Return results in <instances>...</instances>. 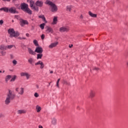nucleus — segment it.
<instances>
[{
    "instance_id": "7ed1b4c3",
    "label": "nucleus",
    "mask_w": 128,
    "mask_h": 128,
    "mask_svg": "<svg viewBox=\"0 0 128 128\" xmlns=\"http://www.w3.org/2000/svg\"><path fill=\"white\" fill-rule=\"evenodd\" d=\"M8 34L10 35V38H18V36H19L20 34L18 31H14V29L12 28H9L8 30Z\"/></svg>"
},
{
    "instance_id": "4468645a",
    "label": "nucleus",
    "mask_w": 128,
    "mask_h": 128,
    "mask_svg": "<svg viewBox=\"0 0 128 128\" xmlns=\"http://www.w3.org/2000/svg\"><path fill=\"white\" fill-rule=\"evenodd\" d=\"M38 18H42L43 22H44L45 24L48 23V21H46V17H44V15L39 16Z\"/></svg>"
},
{
    "instance_id": "473e14b6",
    "label": "nucleus",
    "mask_w": 128,
    "mask_h": 128,
    "mask_svg": "<svg viewBox=\"0 0 128 128\" xmlns=\"http://www.w3.org/2000/svg\"><path fill=\"white\" fill-rule=\"evenodd\" d=\"M28 74L26 72H22L21 73V76H28Z\"/></svg>"
},
{
    "instance_id": "864d4df0",
    "label": "nucleus",
    "mask_w": 128,
    "mask_h": 128,
    "mask_svg": "<svg viewBox=\"0 0 128 128\" xmlns=\"http://www.w3.org/2000/svg\"><path fill=\"white\" fill-rule=\"evenodd\" d=\"M18 40H22V37H18Z\"/></svg>"
},
{
    "instance_id": "a19ab883",
    "label": "nucleus",
    "mask_w": 128,
    "mask_h": 128,
    "mask_svg": "<svg viewBox=\"0 0 128 128\" xmlns=\"http://www.w3.org/2000/svg\"><path fill=\"white\" fill-rule=\"evenodd\" d=\"M41 38H42V40H44V34H42L41 36Z\"/></svg>"
},
{
    "instance_id": "4be33fe9",
    "label": "nucleus",
    "mask_w": 128,
    "mask_h": 128,
    "mask_svg": "<svg viewBox=\"0 0 128 128\" xmlns=\"http://www.w3.org/2000/svg\"><path fill=\"white\" fill-rule=\"evenodd\" d=\"M26 110H18V114H26Z\"/></svg>"
},
{
    "instance_id": "79ce46f5",
    "label": "nucleus",
    "mask_w": 128,
    "mask_h": 128,
    "mask_svg": "<svg viewBox=\"0 0 128 128\" xmlns=\"http://www.w3.org/2000/svg\"><path fill=\"white\" fill-rule=\"evenodd\" d=\"M30 75H29L28 74H27V76H26V78H27V80H28V78H30Z\"/></svg>"
},
{
    "instance_id": "72a5a7b5",
    "label": "nucleus",
    "mask_w": 128,
    "mask_h": 128,
    "mask_svg": "<svg viewBox=\"0 0 128 128\" xmlns=\"http://www.w3.org/2000/svg\"><path fill=\"white\" fill-rule=\"evenodd\" d=\"M60 78H58L56 82V86L58 87V88H60V86L58 85V84L60 83Z\"/></svg>"
},
{
    "instance_id": "bf43d9fd",
    "label": "nucleus",
    "mask_w": 128,
    "mask_h": 128,
    "mask_svg": "<svg viewBox=\"0 0 128 128\" xmlns=\"http://www.w3.org/2000/svg\"><path fill=\"white\" fill-rule=\"evenodd\" d=\"M36 87L37 88H39L38 85H36Z\"/></svg>"
},
{
    "instance_id": "5fc2aeb1",
    "label": "nucleus",
    "mask_w": 128,
    "mask_h": 128,
    "mask_svg": "<svg viewBox=\"0 0 128 128\" xmlns=\"http://www.w3.org/2000/svg\"><path fill=\"white\" fill-rule=\"evenodd\" d=\"M80 18H84V16H82V15H81V16H80Z\"/></svg>"
},
{
    "instance_id": "052dcab7",
    "label": "nucleus",
    "mask_w": 128,
    "mask_h": 128,
    "mask_svg": "<svg viewBox=\"0 0 128 128\" xmlns=\"http://www.w3.org/2000/svg\"><path fill=\"white\" fill-rule=\"evenodd\" d=\"M22 40H26V38L24 37L22 38Z\"/></svg>"
},
{
    "instance_id": "f8f14e48",
    "label": "nucleus",
    "mask_w": 128,
    "mask_h": 128,
    "mask_svg": "<svg viewBox=\"0 0 128 128\" xmlns=\"http://www.w3.org/2000/svg\"><path fill=\"white\" fill-rule=\"evenodd\" d=\"M58 42H54V43H52V44H51L50 46H48V48H54V47H56V46H58Z\"/></svg>"
},
{
    "instance_id": "393cba45",
    "label": "nucleus",
    "mask_w": 128,
    "mask_h": 128,
    "mask_svg": "<svg viewBox=\"0 0 128 128\" xmlns=\"http://www.w3.org/2000/svg\"><path fill=\"white\" fill-rule=\"evenodd\" d=\"M36 110L37 112H40V110H42V108L40 106H38V105H37L36 106Z\"/></svg>"
},
{
    "instance_id": "1a4fd4ad",
    "label": "nucleus",
    "mask_w": 128,
    "mask_h": 128,
    "mask_svg": "<svg viewBox=\"0 0 128 128\" xmlns=\"http://www.w3.org/2000/svg\"><path fill=\"white\" fill-rule=\"evenodd\" d=\"M59 30L60 32H68L70 30V29L68 28L62 27L60 28Z\"/></svg>"
},
{
    "instance_id": "49530a36",
    "label": "nucleus",
    "mask_w": 128,
    "mask_h": 128,
    "mask_svg": "<svg viewBox=\"0 0 128 128\" xmlns=\"http://www.w3.org/2000/svg\"><path fill=\"white\" fill-rule=\"evenodd\" d=\"M1 54H2V56H4L6 54V52H4L2 51L1 52Z\"/></svg>"
},
{
    "instance_id": "f257e3e1",
    "label": "nucleus",
    "mask_w": 128,
    "mask_h": 128,
    "mask_svg": "<svg viewBox=\"0 0 128 128\" xmlns=\"http://www.w3.org/2000/svg\"><path fill=\"white\" fill-rule=\"evenodd\" d=\"M16 98V94H12V92L8 90V94H7V97L5 100L6 104H9L10 102V100H14Z\"/></svg>"
},
{
    "instance_id": "7c9ffc66",
    "label": "nucleus",
    "mask_w": 128,
    "mask_h": 128,
    "mask_svg": "<svg viewBox=\"0 0 128 128\" xmlns=\"http://www.w3.org/2000/svg\"><path fill=\"white\" fill-rule=\"evenodd\" d=\"M40 65V68L42 70V68H44V62H41Z\"/></svg>"
},
{
    "instance_id": "e433bc0d",
    "label": "nucleus",
    "mask_w": 128,
    "mask_h": 128,
    "mask_svg": "<svg viewBox=\"0 0 128 128\" xmlns=\"http://www.w3.org/2000/svg\"><path fill=\"white\" fill-rule=\"evenodd\" d=\"M93 70H96L98 72V70H100V68H96V67H94L93 68Z\"/></svg>"
},
{
    "instance_id": "aec40b11",
    "label": "nucleus",
    "mask_w": 128,
    "mask_h": 128,
    "mask_svg": "<svg viewBox=\"0 0 128 128\" xmlns=\"http://www.w3.org/2000/svg\"><path fill=\"white\" fill-rule=\"evenodd\" d=\"M0 50H6V46H4V45L0 46Z\"/></svg>"
},
{
    "instance_id": "69168bd1",
    "label": "nucleus",
    "mask_w": 128,
    "mask_h": 128,
    "mask_svg": "<svg viewBox=\"0 0 128 128\" xmlns=\"http://www.w3.org/2000/svg\"><path fill=\"white\" fill-rule=\"evenodd\" d=\"M2 70H0V73H2Z\"/></svg>"
},
{
    "instance_id": "2f4dec72",
    "label": "nucleus",
    "mask_w": 128,
    "mask_h": 128,
    "mask_svg": "<svg viewBox=\"0 0 128 128\" xmlns=\"http://www.w3.org/2000/svg\"><path fill=\"white\" fill-rule=\"evenodd\" d=\"M14 45H8L6 46V49L7 48L10 49V48H14Z\"/></svg>"
},
{
    "instance_id": "f704fd0d",
    "label": "nucleus",
    "mask_w": 128,
    "mask_h": 128,
    "mask_svg": "<svg viewBox=\"0 0 128 128\" xmlns=\"http://www.w3.org/2000/svg\"><path fill=\"white\" fill-rule=\"evenodd\" d=\"M12 64H14V66H16V64H18V62L16 61V60H12Z\"/></svg>"
},
{
    "instance_id": "9d476101",
    "label": "nucleus",
    "mask_w": 128,
    "mask_h": 128,
    "mask_svg": "<svg viewBox=\"0 0 128 128\" xmlns=\"http://www.w3.org/2000/svg\"><path fill=\"white\" fill-rule=\"evenodd\" d=\"M20 26H24V24H28V22L26 20H24L23 19L20 20Z\"/></svg>"
},
{
    "instance_id": "b1692460",
    "label": "nucleus",
    "mask_w": 128,
    "mask_h": 128,
    "mask_svg": "<svg viewBox=\"0 0 128 128\" xmlns=\"http://www.w3.org/2000/svg\"><path fill=\"white\" fill-rule=\"evenodd\" d=\"M42 53H38V54H37V60H40L42 58Z\"/></svg>"
},
{
    "instance_id": "e2e57ef3",
    "label": "nucleus",
    "mask_w": 128,
    "mask_h": 128,
    "mask_svg": "<svg viewBox=\"0 0 128 128\" xmlns=\"http://www.w3.org/2000/svg\"><path fill=\"white\" fill-rule=\"evenodd\" d=\"M77 108H80V106H78L77 107Z\"/></svg>"
},
{
    "instance_id": "6e6d98bb",
    "label": "nucleus",
    "mask_w": 128,
    "mask_h": 128,
    "mask_svg": "<svg viewBox=\"0 0 128 128\" xmlns=\"http://www.w3.org/2000/svg\"><path fill=\"white\" fill-rule=\"evenodd\" d=\"M16 92H18V88H16Z\"/></svg>"
},
{
    "instance_id": "6ab92c4d",
    "label": "nucleus",
    "mask_w": 128,
    "mask_h": 128,
    "mask_svg": "<svg viewBox=\"0 0 128 128\" xmlns=\"http://www.w3.org/2000/svg\"><path fill=\"white\" fill-rule=\"evenodd\" d=\"M10 78H12V76L8 75L6 78L5 82H8L10 80Z\"/></svg>"
},
{
    "instance_id": "20e7f679",
    "label": "nucleus",
    "mask_w": 128,
    "mask_h": 128,
    "mask_svg": "<svg viewBox=\"0 0 128 128\" xmlns=\"http://www.w3.org/2000/svg\"><path fill=\"white\" fill-rule=\"evenodd\" d=\"M46 4H48L49 6H50L52 7V12H58V6H56V5L54 4V3L52 2L50 0H47L46 2H45Z\"/></svg>"
},
{
    "instance_id": "2eb2a0df",
    "label": "nucleus",
    "mask_w": 128,
    "mask_h": 128,
    "mask_svg": "<svg viewBox=\"0 0 128 128\" xmlns=\"http://www.w3.org/2000/svg\"><path fill=\"white\" fill-rule=\"evenodd\" d=\"M0 10H4L5 12H8L10 8H8L4 7L0 8Z\"/></svg>"
},
{
    "instance_id": "09e8293b",
    "label": "nucleus",
    "mask_w": 128,
    "mask_h": 128,
    "mask_svg": "<svg viewBox=\"0 0 128 128\" xmlns=\"http://www.w3.org/2000/svg\"><path fill=\"white\" fill-rule=\"evenodd\" d=\"M72 46H74V45H72V44H69V48H72Z\"/></svg>"
},
{
    "instance_id": "58836bf2",
    "label": "nucleus",
    "mask_w": 128,
    "mask_h": 128,
    "mask_svg": "<svg viewBox=\"0 0 128 128\" xmlns=\"http://www.w3.org/2000/svg\"><path fill=\"white\" fill-rule=\"evenodd\" d=\"M34 96H35V98H38V92H36L34 94Z\"/></svg>"
},
{
    "instance_id": "ddd939ff",
    "label": "nucleus",
    "mask_w": 128,
    "mask_h": 128,
    "mask_svg": "<svg viewBox=\"0 0 128 128\" xmlns=\"http://www.w3.org/2000/svg\"><path fill=\"white\" fill-rule=\"evenodd\" d=\"M45 28L46 29V32H51V34H52L53 32V30H52V28L48 26H46Z\"/></svg>"
},
{
    "instance_id": "338daca9",
    "label": "nucleus",
    "mask_w": 128,
    "mask_h": 128,
    "mask_svg": "<svg viewBox=\"0 0 128 128\" xmlns=\"http://www.w3.org/2000/svg\"><path fill=\"white\" fill-rule=\"evenodd\" d=\"M10 72H12V70H10Z\"/></svg>"
},
{
    "instance_id": "37998d69",
    "label": "nucleus",
    "mask_w": 128,
    "mask_h": 128,
    "mask_svg": "<svg viewBox=\"0 0 128 128\" xmlns=\"http://www.w3.org/2000/svg\"><path fill=\"white\" fill-rule=\"evenodd\" d=\"M14 18H16L17 20H18L20 16H18L16 15V16H14Z\"/></svg>"
},
{
    "instance_id": "c85d7f7f",
    "label": "nucleus",
    "mask_w": 128,
    "mask_h": 128,
    "mask_svg": "<svg viewBox=\"0 0 128 128\" xmlns=\"http://www.w3.org/2000/svg\"><path fill=\"white\" fill-rule=\"evenodd\" d=\"M72 6H66V10H69V12H70L72 10Z\"/></svg>"
},
{
    "instance_id": "c756f323",
    "label": "nucleus",
    "mask_w": 128,
    "mask_h": 128,
    "mask_svg": "<svg viewBox=\"0 0 128 128\" xmlns=\"http://www.w3.org/2000/svg\"><path fill=\"white\" fill-rule=\"evenodd\" d=\"M16 76L14 75L13 77L10 80V82H14L16 80Z\"/></svg>"
},
{
    "instance_id": "f3484780",
    "label": "nucleus",
    "mask_w": 128,
    "mask_h": 128,
    "mask_svg": "<svg viewBox=\"0 0 128 128\" xmlns=\"http://www.w3.org/2000/svg\"><path fill=\"white\" fill-rule=\"evenodd\" d=\"M88 14L91 16L92 18H96V14H94L92 12L90 11L88 12Z\"/></svg>"
},
{
    "instance_id": "9b49d317",
    "label": "nucleus",
    "mask_w": 128,
    "mask_h": 128,
    "mask_svg": "<svg viewBox=\"0 0 128 128\" xmlns=\"http://www.w3.org/2000/svg\"><path fill=\"white\" fill-rule=\"evenodd\" d=\"M28 53L30 54H32V56H36V52H34V50H32V48H28Z\"/></svg>"
},
{
    "instance_id": "a211bd4d",
    "label": "nucleus",
    "mask_w": 128,
    "mask_h": 128,
    "mask_svg": "<svg viewBox=\"0 0 128 128\" xmlns=\"http://www.w3.org/2000/svg\"><path fill=\"white\" fill-rule=\"evenodd\" d=\"M28 62H29L30 64H32V66H34V64H32L33 62H34V58H30L28 60Z\"/></svg>"
},
{
    "instance_id": "0e129e2a",
    "label": "nucleus",
    "mask_w": 128,
    "mask_h": 128,
    "mask_svg": "<svg viewBox=\"0 0 128 128\" xmlns=\"http://www.w3.org/2000/svg\"><path fill=\"white\" fill-rule=\"evenodd\" d=\"M14 20H12V22H14Z\"/></svg>"
},
{
    "instance_id": "39448f33",
    "label": "nucleus",
    "mask_w": 128,
    "mask_h": 128,
    "mask_svg": "<svg viewBox=\"0 0 128 128\" xmlns=\"http://www.w3.org/2000/svg\"><path fill=\"white\" fill-rule=\"evenodd\" d=\"M30 6L32 10H35V12H38V7L34 5V1L31 0L30 1Z\"/></svg>"
},
{
    "instance_id": "412c9836",
    "label": "nucleus",
    "mask_w": 128,
    "mask_h": 128,
    "mask_svg": "<svg viewBox=\"0 0 128 128\" xmlns=\"http://www.w3.org/2000/svg\"><path fill=\"white\" fill-rule=\"evenodd\" d=\"M56 22H58V17L54 16L53 18L52 24H56Z\"/></svg>"
},
{
    "instance_id": "680f3d73",
    "label": "nucleus",
    "mask_w": 128,
    "mask_h": 128,
    "mask_svg": "<svg viewBox=\"0 0 128 128\" xmlns=\"http://www.w3.org/2000/svg\"><path fill=\"white\" fill-rule=\"evenodd\" d=\"M30 2V0H27V2Z\"/></svg>"
},
{
    "instance_id": "5701e85b",
    "label": "nucleus",
    "mask_w": 128,
    "mask_h": 128,
    "mask_svg": "<svg viewBox=\"0 0 128 128\" xmlns=\"http://www.w3.org/2000/svg\"><path fill=\"white\" fill-rule=\"evenodd\" d=\"M52 124L54 126H56V119L55 118H52Z\"/></svg>"
},
{
    "instance_id": "a878e982",
    "label": "nucleus",
    "mask_w": 128,
    "mask_h": 128,
    "mask_svg": "<svg viewBox=\"0 0 128 128\" xmlns=\"http://www.w3.org/2000/svg\"><path fill=\"white\" fill-rule=\"evenodd\" d=\"M33 42L36 46H39L38 42L36 40H34Z\"/></svg>"
},
{
    "instance_id": "4d7b16f0",
    "label": "nucleus",
    "mask_w": 128,
    "mask_h": 128,
    "mask_svg": "<svg viewBox=\"0 0 128 128\" xmlns=\"http://www.w3.org/2000/svg\"><path fill=\"white\" fill-rule=\"evenodd\" d=\"M52 83V82H50L48 85V86H50V84Z\"/></svg>"
},
{
    "instance_id": "3c124183",
    "label": "nucleus",
    "mask_w": 128,
    "mask_h": 128,
    "mask_svg": "<svg viewBox=\"0 0 128 128\" xmlns=\"http://www.w3.org/2000/svg\"><path fill=\"white\" fill-rule=\"evenodd\" d=\"M26 36H27L28 37L30 36V34H26Z\"/></svg>"
},
{
    "instance_id": "f03ea898",
    "label": "nucleus",
    "mask_w": 128,
    "mask_h": 128,
    "mask_svg": "<svg viewBox=\"0 0 128 128\" xmlns=\"http://www.w3.org/2000/svg\"><path fill=\"white\" fill-rule=\"evenodd\" d=\"M20 8L23 12H27L28 14H32V11L28 8V4H26V3H22L20 4Z\"/></svg>"
},
{
    "instance_id": "4c0bfd02",
    "label": "nucleus",
    "mask_w": 128,
    "mask_h": 128,
    "mask_svg": "<svg viewBox=\"0 0 128 128\" xmlns=\"http://www.w3.org/2000/svg\"><path fill=\"white\" fill-rule=\"evenodd\" d=\"M64 84H67V86H70V83L68 82L66 80H64Z\"/></svg>"
},
{
    "instance_id": "de8ad7c7",
    "label": "nucleus",
    "mask_w": 128,
    "mask_h": 128,
    "mask_svg": "<svg viewBox=\"0 0 128 128\" xmlns=\"http://www.w3.org/2000/svg\"><path fill=\"white\" fill-rule=\"evenodd\" d=\"M4 116L2 114H0V118H4Z\"/></svg>"
},
{
    "instance_id": "ea45409f",
    "label": "nucleus",
    "mask_w": 128,
    "mask_h": 128,
    "mask_svg": "<svg viewBox=\"0 0 128 128\" xmlns=\"http://www.w3.org/2000/svg\"><path fill=\"white\" fill-rule=\"evenodd\" d=\"M4 24V20H0V25L2 26Z\"/></svg>"
},
{
    "instance_id": "13d9d810",
    "label": "nucleus",
    "mask_w": 128,
    "mask_h": 128,
    "mask_svg": "<svg viewBox=\"0 0 128 128\" xmlns=\"http://www.w3.org/2000/svg\"><path fill=\"white\" fill-rule=\"evenodd\" d=\"M54 72L53 71H50V74H53Z\"/></svg>"
},
{
    "instance_id": "bb28decb",
    "label": "nucleus",
    "mask_w": 128,
    "mask_h": 128,
    "mask_svg": "<svg viewBox=\"0 0 128 128\" xmlns=\"http://www.w3.org/2000/svg\"><path fill=\"white\" fill-rule=\"evenodd\" d=\"M44 26H46V24L42 23L40 25V28L41 30H44Z\"/></svg>"
},
{
    "instance_id": "774afa93",
    "label": "nucleus",
    "mask_w": 128,
    "mask_h": 128,
    "mask_svg": "<svg viewBox=\"0 0 128 128\" xmlns=\"http://www.w3.org/2000/svg\"><path fill=\"white\" fill-rule=\"evenodd\" d=\"M2 72H4V70Z\"/></svg>"
},
{
    "instance_id": "a18cd8bd",
    "label": "nucleus",
    "mask_w": 128,
    "mask_h": 128,
    "mask_svg": "<svg viewBox=\"0 0 128 128\" xmlns=\"http://www.w3.org/2000/svg\"><path fill=\"white\" fill-rule=\"evenodd\" d=\"M21 46L22 48H26V45H24V44H22Z\"/></svg>"
},
{
    "instance_id": "603ef678",
    "label": "nucleus",
    "mask_w": 128,
    "mask_h": 128,
    "mask_svg": "<svg viewBox=\"0 0 128 128\" xmlns=\"http://www.w3.org/2000/svg\"><path fill=\"white\" fill-rule=\"evenodd\" d=\"M38 128H44L42 127V126H40H40H38Z\"/></svg>"
},
{
    "instance_id": "cd10ccee",
    "label": "nucleus",
    "mask_w": 128,
    "mask_h": 128,
    "mask_svg": "<svg viewBox=\"0 0 128 128\" xmlns=\"http://www.w3.org/2000/svg\"><path fill=\"white\" fill-rule=\"evenodd\" d=\"M20 90H20V92H18V94H24V88H21Z\"/></svg>"
},
{
    "instance_id": "6e6552de",
    "label": "nucleus",
    "mask_w": 128,
    "mask_h": 128,
    "mask_svg": "<svg viewBox=\"0 0 128 128\" xmlns=\"http://www.w3.org/2000/svg\"><path fill=\"white\" fill-rule=\"evenodd\" d=\"M9 12H10V14H18V12L16 11V8L14 6L9 8Z\"/></svg>"
},
{
    "instance_id": "c03bdc74",
    "label": "nucleus",
    "mask_w": 128,
    "mask_h": 128,
    "mask_svg": "<svg viewBox=\"0 0 128 128\" xmlns=\"http://www.w3.org/2000/svg\"><path fill=\"white\" fill-rule=\"evenodd\" d=\"M10 58L12 60L14 58V55L12 54H10Z\"/></svg>"
},
{
    "instance_id": "c9c22d12",
    "label": "nucleus",
    "mask_w": 128,
    "mask_h": 128,
    "mask_svg": "<svg viewBox=\"0 0 128 128\" xmlns=\"http://www.w3.org/2000/svg\"><path fill=\"white\" fill-rule=\"evenodd\" d=\"M40 62H42L41 60H39L38 62L35 63V66H38V64H40Z\"/></svg>"
},
{
    "instance_id": "0eeeda50",
    "label": "nucleus",
    "mask_w": 128,
    "mask_h": 128,
    "mask_svg": "<svg viewBox=\"0 0 128 128\" xmlns=\"http://www.w3.org/2000/svg\"><path fill=\"white\" fill-rule=\"evenodd\" d=\"M44 50H42V48L38 46L36 47L34 50V52H37V54H42Z\"/></svg>"
},
{
    "instance_id": "423d86ee",
    "label": "nucleus",
    "mask_w": 128,
    "mask_h": 128,
    "mask_svg": "<svg viewBox=\"0 0 128 128\" xmlns=\"http://www.w3.org/2000/svg\"><path fill=\"white\" fill-rule=\"evenodd\" d=\"M35 5L36 6H37V8H42L44 6V2L42 0H37L36 3Z\"/></svg>"
},
{
    "instance_id": "dca6fc26",
    "label": "nucleus",
    "mask_w": 128,
    "mask_h": 128,
    "mask_svg": "<svg viewBox=\"0 0 128 128\" xmlns=\"http://www.w3.org/2000/svg\"><path fill=\"white\" fill-rule=\"evenodd\" d=\"M96 96V92H94L92 90H91L90 92V96L91 98H92Z\"/></svg>"
},
{
    "instance_id": "8fccbe9b",
    "label": "nucleus",
    "mask_w": 128,
    "mask_h": 128,
    "mask_svg": "<svg viewBox=\"0 0 128 128\" xmlns=\"http://www.w3.org/2000/svg\"><path fill=\"white\" fill-rule=\"evenodd\" d=\"M3 0V2H6H6H10V0Z\"/></svg>"
}]
</instances>
